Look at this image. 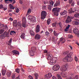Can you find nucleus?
Here are the masks:
<instances>
[{
    "mask_svg": "<svg viewBox=\"0 0 79 79\" xmlns=\"http://www.w3.org/2000/svg\"><path fill=\"white\" fill-rule=\"evenodd\" d=\"M53 56L51 54L48 55V60H50V64L51 65H53L57 61V57H53Z\"/></svg>",
    "mask_w": 79,
    "mask_h": 79,
    "instance_id": "f257e3e1",
    "label": "nucleus"
},
{
    "mask_svg": "<svg viewBox=\"0 0 79 79\" xmlns=\"http://www.w3.org/2000/svg\"><path fill=\"white\" fill-rule=\"evenodd\" d=\"M8 28L7 25H5L4 27V25L3 24L0 25V34H2L5 31H8Z\"/></svg>",
    "mask_w": 79,
    "mask_h": 79,
    "instance_id": "f03ea898",
    "label": "nucleus"
},
{
    "mask_svg": "<svg viewBox=\"0 0 79 79\" xmlns=\"http://www.w3.org/2000/svg\"><path fill=\"white\" fill-rule=\"evenodd\" d=\"M61 10V9L60 8H58L56 7L53 8L52 10V12L54 13L55 15L56 16L58 15V12H60Z\"/></svg>",
    "mask_w": 79,
    "mask_h": 79,
    "instance_id": "7ed1b4c3",
    "label": "nucleus"
},
{
    "mask_svg": "<svg viewBox=\"0 0 79 79\" xmlns=\"http://www.w3.org/2000/svg\"><path fill=\"white\" fill-rule=\"evenodd\" d=\"M68 68V64H66L62 66L60 68V71H66Z\"/></svg>",
    "mask_w": 79,
    "mask_h": 79,
    "instance_id": "20e7f679",
    "label": "nucleus"
},
{
    "mask_svg": "<svg viewBox=\"0 0 79 79\" xmlns=\"http://www.w3.org/2000/svg\"><path fill=\"white\" fill-rule=\"evenodd\" d=\"M79 12V9H77V7H75L73 9H70L69 10V13L70 14L72 13L73 12H75V13H77Z\"/></svg>",
    "mask_w": 79,
    "mask_h": 79,
    "instance_id": "39448f33",
    "label": "nucleus"
},
{
    "mask_svg": "<svg viewBox=\"0 0 79 79\" xmlns=\"http://www.w3.org/2000/svg\"><path fill=\"white\" fill-rule=\"evenodd\" d=\"M47 12L46 11H42L41 13V18L42 19H44L47 17Z\"/></svg>",
    "mask_w": 79,
    "mask_h": 79,
    "instance_id": "423d86ee",
    "label": "nucleus"
},
{
    "mask_svg": "<svg viewBox=\"0 0 79 79\" xmlns=\"http://www.w3.org/2000/svg\"><path fill=\"white\" fill-rule=\"evenodd\" d=\"M23 21H22V27L26 28L27 26V24L26 23V19L25 18L23 17Z\"/></svg>",
    "mask_w": 79,
    "mask_h": 79,
    "instance_id": "0eeeda50",
    "label": "nucleus"
},
{
    "mask_svg": "<svg viewBox=\"0 0 79 79\" xmlns=\"http://www.w3.org/2000/svg\"><path fill=\"white\" fill-rule=\"evenodd\" d=\"M60 65H56L53 66L52 69L54 71H58L60 69Z\"/></svg>",
    "mask_w": 79,
    "mask_h": 79,
    "instance_id": "6e6552de",
    "label": "nucleus"
},
{
    "mask_svg": "<svg viewBox=\"0 0 79 79\" xmlns=\"http://www.w3.org/2000/svg\"><path fill=\"white\" fill-rule=\"evenodd\" d=\"M73 32L76 35L79 36V32L78 29L76 28H75L73 29Z\"/></svg>",
    "mask_w": 79,
    "mask_h": 79,
    "instance_id": "1a4fd4ad",
    "label": "nucleus"
},
{
    "mask_svg": "<svg viewBox=\"0 0 79 79\" xmlns=\"http://www.w3.org/2000/svg\"><path fill=\"white\" fill-rule=\"evenodd\" d=\"M72 18H71V17L69 16H68L65 21V23H71L72 21Z\"/></svg>",
    "mask_w": 79,
    "mask_h": 79,
    "instance_id": "9d476101",
    "label": "nucleus"
},
{
    "mask_svg": "<svg viewBox=\"0 0 79 79\" xmlns=\"http://www.w3.org/2000/svg\"><path fill=\"white\" fill-rule=\"evenodd\" d=\"M40 26L39 25H37L35 30L36 33H38V32H40Z\"/></svg>",
    "mask_w": 79,
    "mask_h": 79,
    "instance_id": "9b49d317",
    "label": "nucleus"
},
{
    "mask_svg": "<svg viewBox=\"0 0 79 79\" xmlns=\"http://www.w3.org/2000/svg\"><path fill=\"white\" fill-rule=\"evenodd\" d=\"M75 21L74 22L73 25L74 26H77L79 25V19H75Z\"/></svg>",
    "mask_w": 79,
    "mask_h": 79,
    "instance_id": "f8f14e48",
    "label": "nucleus"
},
{
    "mask_svg": "<svg viewBox=\"0 0 79 79\" xmlns=\"http://www.w3.org/2000/svg\"><path fill=\"white\" fill-rule=\"evenodd\" d=\"M67 56L68 58V61L71 62L73 60V58L70 56V54H68Z\"/></svg>",
    "mask_w": 79,
    "mask_h": 79,
    "instance_id": "ddd939ff",
    "label": "nucleus"
},
{
    "mask_svg": "<svg viewBox=\"0 0 79 79\" xmlns=\"http://www.w3.org/2000/svg\"><path fill=\"white\" fill-rule=\"evenodd\" d=\"M52 73H49L46 75V76H45V77H46V79H49L52 77Z\"/></svg>",
    "mask_w": 79,
    "mask_h": 79,
    "instance_id": "4468645a",
    "label": "nucleus"
},
{
    "mask_svg": "<svg viewBox=\"0 0 79 79\" xmlns=\"http://www.w3.org/2000/svg\"><path fill=\"white\" fill-rule=\"evenodd\" d=\"M40 37H41V36L40 35L36 34L35 36V39H36V40H39L40 39Z\"/></svg>",
    "mask_w": 79,
    "mask_h": 79,
    "instance_id": "2eb2a0df",
    "label": "nucleus"
},
{
    "mask_svg": "<svg viewBox=\"0 0 79 79\" xmlns=\"http://www.w3.org/2000/svg\"><path fill=\"white\" fill-rule=\"evenodd\" d=\"M29 19L31 23L35 22V17H33L31 18H30Z\"/></svg>",
    "mask_w": 79,
    "mask_h": 79,
    "instance_id": "dca6fc26",
    "label": "nucleus"
},
{
    "mask_svg": "<svg viewBox=\"0 0 79 79\" xmlns=\"http://www.w3.org/2000/svg\"><path fill=\"white\" fill-rule=\"evenodd\" d=\"M12 52L13 53V55H15L16 56V55H19V52L17 51H16L15 50L13 51H12Z\"/></svg>",
    "mask_w": 79,
    "mask_h": 79,
    "instance_id": "f3484780",
    "label": "nucleus"
},
{
    "mask_svg": "<svg viewBox=\"0 0 79 79\" xmlns=\"http://www.w3.org/2000/svg\"><path fill=\"white\" fill-rule=\"evenodd\" d=\"M17 22V20H15L13 21V26H15V27H17V26H18Z\"/></svg>",
    "mask_w": 79,
    "mask_h": 79,
    "instance_id": "a211bd4d",
    "label": "nucleus"
},
{
    "mask_svg": "<svg viewBox=\"0 0 79 79\" xmlns=\"http://www.w3.org/2000/svg\"><path fill=\"white\" fill-rule=\"evenodd\" d=\"M60 2L58 1L56 2V3L54 4V7H56V6H60Z\"/></svg>",
    "mask_w": 79,
    "mask_h": 79,
    "instance_id": "6ab92c4d",
    "label": "nucleus"
},
{
    "mask_svg": "<svg viewBox=\"0 0 79 79\" xmlns=\"http://www.w3.org/2000/svg\"><path fill=\"white\" fill-rule=\"evenodd\" d=\"M5 31H5L4 35L5 36V37H9V32H10V31H9V30L8 31V32H9V33H8L6 32V30Z\"/></svg>",
    "mask_w": 79,
    "mask_h": 79,
    "instance_id": "aec40b11",
    "label": "nucleus"
},
{
    "mask_svg": "<svg viewBox=\"0 0 79 79\" xmlns=\"http://www.w3.org/2000/svg\"><path fill=\"white\" fill-rule=\"evenodd\" d=\"M60 41L62 44H64L65 42V39L63 38H61L60 40Z\"/></svg>",
    "mask_w": 79,
    "mask_h": 79,
    "instance_id": "412c9836",
    "label": "nucleus"
},
{
    "mask_svg": "<svg viewBox=\"0 0 79 79\" xmlns=\"http://www.w3.org/2000/svg\"><path fill=\"white\" fill-rule=\"evenodd\" d=\"M63 61L64 62H68V55L63 59Z\"/></svg>",
    "mask_w": 79,
    "mask_h": 79,
    "instance_id": "4be33fe9",
    "label": "nucleus"
},
{
    "mask_svg": "<svg viewBox=\"0 0 79 79\" xmlns=\"http://www.w3.org/2000/svg\"><path fill=\"white\" fill-rule=\"evenodd\" d=\"M67 13V12L66 10H64L63 12H61L60 13V15H65Z\"/></svg>",
    "mask_w": 79,
    "mask_h": 79,
    "instance_id": "5701e85b",
    "label": "nucleus"
},
{
    "mask_svg": "<svg viewBox=\"0 0 79 79\" xmlns=\"http://www.w3.org/2000/svg\"><path fill=\"white\" fill-rule=\"evenodd\" d=\"M33 48H31V51L29 52L30 55L31 56H34V53L33 52V50H32Z\"/></svg>",
    "mask_w": 79,
    "mask_h": 79,
    "instance_id": "b1692460",
    "label": "nucleus"
},
{
    "mask_svg": "<svg viewBox=\"0 0 79 79\" xmlns=\"http://www.w3.org/2000/svg\"><path fill=\"white\" fill-rule=\"evenodd\" d=\"M2 74L3 76H5L6 74V70H3L2 71Z\"/></svg>",
    "mask_w": 79,
    "mask_h": 79,
    "instance_id": "393cba45",
    "label": "nucleus"
},
{
    "mask_svg": "<svg viewBox=\"0 0 79 79\" xmlns=\"http://www.w3.org/2000/svg\"><path fill=\"white\" fill-rule=\"evenodd\" d=\"M31 11H32V9H28L27 13V15H29L31 13Z\"/></svg>",
    "mask_w": 79,
    "mask_h": 79,
    "instance_id": "a878e982",
    "label": "nucleus"
},
{
    "mask_svg": "<svg viewBox=\"0 0 79 79\" xmlns=\"http://www.w3.org/2000/svg\"><path fill=\"white\" fill-rule=\"evenodd\" d=\"M9 6H10V9H12V10H14V9L15 8V7L13 6V5H11V4H10L9 5Z\"/></svg>",
    "mask_w": 79,
    "mask_h": 79,
    "instance_id": "bb28decb",
    "label": "nucleus"
},
{
    "mask_svg": "<svg viewBox=\"0 0 79 79\" xmlns=\"http://www.w3.org/2000/svg\"><path fill=\"white\" fill-rule=\"evenodd\" d=\"M25 37V34L24 33H23L20 36V37L21 39H24Z\"/></svg>",
    "mask_w": 79,
    "mask_h": 79,
    "instance_id": "cd10ccee",
    "label": "nucleus"
},
{
    "mask_svg": "<svg viewBox=\"0 0 79 79\" xmlns=\"http://www.w3.org/2000/svg\"><path fill=\"white\" fill-rule=\"evenodd\" d=\"M30 34L31 35H34L35 34L34 32L33 31H30Z\"/></svg>",
    "mask_w": 79,
    "mask_h": 79,
    "instance_id": "c85d7f7f",
    "label": "nucleus"
},
{
    "mask_svg": "<svg viewBox=\"0 0 79 79\" xmlns=\"http://www.w3.org/2000/svg\"><path fill=\"white\" fill-rule=\"evenodd\" d=\"M49 4L51 5H52V6H53V4H54V2H53L52 1H49Z\"/></svg>",
    "mask_w": 79,
    "mask_h": 79,
    "instance_id": "c756f323",
    "label": "nucleus"
},
{
    "mask_svg": "<svg viewBox=\"0 0 79 79\" xmlns=\"http://www.w3.org/2000/svg\"><path fill=\"white\" fill-rule=\"evenodd\" d=\"M48 10H49L51 11V10H52V6L50 5H48Z\"/></svg>",
    "mask_w": 79,
    "mask_h": 79,
    "instance_id": "7c9ffc66",
    "label": "nucleus"
},
{
    "mask_svg": "<svg viewBox=\"0 0 79 79\" xmlns=\"http://www.w3.org/2000/svg\"><path fill=\"white\" fill-rule=\"evenodd\" d=\"M57 77L58 79H62V78H61V77L60 76V74H57Z\"/></svg>",
    "mask_w": 79,
    "mask_h": 79,
    "instance_id": "2f4dec72",
    "label": "nucleus"
},
{
    "mask_svg": "<svg viewBox=\"0 0 79 79\" xmlns=\"http://www.w3.org/2000/svg\"><path fill=\"white\" fill-rule=\"evenodd\" d=\"M11 42H12V39H11L9 41V43L8 44V45L10 46L11 45Z\"/></svg>",
    "mask_w": 79,
    "mask_h": 79,
    "instance_id": "473e14b6",
    "label": "nucleus"
},
{
    "mask_svg": "<svg viewBox=\"0 0 79 79\" xmlns=\"http://www.w3.org/2000/svg\"><path fill=\"white\" fill-rule=\"evenodd\" d=\"M20 69H15V72L17 73H19Z\"/></svg>",
    "mask_w": 79,
    "mask_h": 79,
    "instance_id": "72a5a7b5",
    "label": "nucleus"
},
{
    "mask_svg": "<svg viewBox=\"0 0 79 79\" xmlns=\"http://www.w3.org/2000/svg\"><path fill=\"white\" fill-rule=\"evenodd\" d=\"M11 72H7L6 73V75L8 77H10V76H11Z\"/></svg>",
    "mask_w": 79,
    "mask_h": 79,
    "instance_id": "f704fd0d",
    "label": "nucleus"
},
{
    "mask_svg": "<svg viewBox=\"0 0 79 79\" xmlns=\"http://www.w3.org/2000/svg\"><path fill=\"white\" fill-rule=\"evenodd\" d=\"M57 24V23H53L52 24V26L53 27H56V25Z\"/></svg>",
    "mask_w": 79,
    "mask_h": 79,
    "instance_id": "c9c22d12",
    "label": "nucleus"
},
{
    "mask_svg": "<svg viewBox=\"0 0 79 79\" xmlns=\"http://www.w3.org/2000/svg\"><path fill=\"white\" fill-rule=\"evenodd\" d=\"M16 34V32L15 31H11L10 33V35H12V34Z\"/></svg>",
    "mask_w": 79,
    "mask_h": 79,
    "instance_id": "e433bc0d",
    "label": "nucleus"
},
{
    "mask_svg": "<svg viewBox=\"0 0 79 79\" xmlns=\"http://www.w3.org/2000/svg\"><path fill=\"white\" fill-rule=\"evenodd\" d=\"M69 54L68 53V52H64L63 53V55H68Z\"/></svg>",
    "mask_w": 79,
    "mask_h": 79,
    "instance_id": "4c0bfd02",
    "label": "nucleus"
},
{
    "mask_svg": "<svg viewBox=\"0 0 79 79\" xmlns=\"http://www.w3.org/2000/svg\"><path fill=\"white\" fill-rule=\"evenodd\" d=\"M18 26H19V27H20L21 28L22 27V25L21 24V23H20L18 22Z\"/></svg>",
    "mask_w": 79,
    "mask_h": 79,
    "instance_id": "58836bf2",
    "label": "nucleus"
},
{
    "mask_svg": "<svg viewBox=\"0 0 79 79\" xmlns=\"http://www.w3.org/2000/svg\"><path fill=\"white\" fill-rule=\"evenodd\" d=\"M59 26L60 27H62V23L61 22H60L58 23Z\"/></svg>",
    "mask_w": 79,
    "mask_h": 79,
    "instance_id": "ea45409f",
    "label": "nucleus"
},
{
    "mask_svg": "<svg viewBox=\"0 0 79 79\" xmlns=\"http://www.w3.org/2000/svg\"><path fill=\"white\" fill-rule=\"evenodd\" d=\"M51 21V20H50V19H48V20L47 21V23H48V24H50V22Z\"/></svg>",
    "mask_w": 79,
    "mask_h": 79,
    "instance_id": "a19ab883",
    "label": "nucleus"
},
{
    "mask_svg": "<svg viewBox=\"0 0 79 79\" xmlns=\"http://www.w3.org/2000/svg\"><path fill=\"white\" fill-rule=\"evenodd\" d=\"M35 79H38V77L39 76L38 75V74H37V73H35Z\"/></svg>",
    "mask_w": 79,
    "mask_h": 79,
    "instance_id": "79ce46f5",
    "label": "nucleus"
},
{
    "mask_svg": "<svg viewBox=\"0 0 79 79\" xmlns=\"http://www.w3.org/2000/svg\"><path fill=\"white\" fill-rule=\"evenodd\" d=\"M54 35H56V36L57 35H58V33H56V32L55 31H54Z\"/></svg>",
    "mask_w": 79,
    "mask_h": 79,
    "instance_id": "37998d69",
    "label": "nucleus"
},
{
    "mask_svg": "<svg viewBox=\"0 0 79 79\" xmlns=\"http://www.w3.org/2000/svg\"><path fill=\"white\" fill-rule=\"evenodd\" d=\"M48 31H50L51 33H52L53 32V29L49 28L48 29Z\"/></svg>",
    "mask_w": 79,
    "mask_h": 79,
    "instance_id": "c03bdc74",
    "label": "nucleus"
},
{
    "mask_svg": "<svg viewBox=\"0 0 79 79\" xmlns=\"http://www.w3.org/2000/svg\"><path fill=\"white\" fill-rule=\"evenodd\" d=\"M15 10H16V13H19V9L18 8H15Z\"/></svg>",
    "mask_w": 79,
    "mask_h": 79,
    "instance_id": "a18cd8bd",
    "label": "nucleus"
},
{
    "mask_svg": "<svg viewBox=\"0 0 79 79\" xmlns=\"http://www.w3.org/2000/svg\"><path fill=\"white\" fill-rule=\"evenodd\" d=\"M9 1L10 2L11 1V0H5L4 2H6V3H8V1Z\"/></svg>",
    "mask_w": 79,
    "mask_h": 79,
    "instance_id": "49530a36",
    "label": "nucleus"
},
{
    "mask_svg": "<svg viewBox=\"0 0 79 79\" xmlns=\"http://www.w3.org/2000/svg\"><path fill=\"white\" fill-rule=\"evenodd\" d=\"M11 0V1H10V2H11V3L12 2H13L12 3L13 4L16 3V1H15V0Z\"/></svg>",
    "mask_w": 79,
    "mask_h": 79,
    "instance_id": "de8ad7c7",
    "label": "nucleus"
},
{
    "mask_svg": "<svg viewBox=\"0 0 79 79\" xmlns=\"http://www.w3.org/2000/svg\"><path fill=\"white\" fill-rule=\"evenodd\" d=\"M46 35L47 36H48L49 34H50V33L48 31H46L45 32Z\"/></svg>",
    "mask_w": 79,
    "mask_h": 79,
    "instance_id": "09e8293b",
    "label": "nucleus"
},
{
    "mask_svg": "<svg viewBox=\"0 0 79 79\" xmlns=\"http://www.w3.org/2000/svg\"><path fill=\"white\" fill-rule=\"evenodd\" d=\"M3 37H4V35L1 34L0 36V38L1 39H3Z\"/></svg>",
    "mask_w": 79,
    "mask_h": 79,
    "instance_id": "8fccbe9b",
    "label": "nucleus"
},
{
    "mask_svg": "<svg viewBox=\"0 0 79 79\" xmlns=\"http://www.w3.org/2000/svg\"><path fill=\"white\" fill-rule=\"evenodd\" d=\"M74 59H75V60L77 62L78 61V59L77 58V56H75Z\"/></svg>",
    "mask_w": 79,
    "mask_h": 79,
    "instance_id": "3c124183",
    "label": "nucleus"
},
{
    "mask_svg": "<svg viewBox=\"0 0 79 79\" xmlns=\"http://www.w3.org/2000/svg\"><path fill=\"white\" fill-rule=\"evenodd\" d=\"M28 79H33V78H32V77L31 76V75H30L28 77Z\"/></svg>",
    "mask_w": 79,
    "mask_h": 79,
    "instance_id": "603ef678",
    "label": "nucleus"
},
{
    "mask_svg": "<svg viewBox=\"0 0 79 79\" xmlns=\"http://www.w3.org/2000/svg\"><path fill=\"white\" fill-rule=\"evenodd\" d=\"M68 37L69 38H70V39H72L73 38V35H68Z\"/></svg>",
    "mask_w": 79,
    "mask_h": 79,
    "instance_id": "864d4df0",
    "label": "nucleus"
},
{
    "mask_svg": "<svg viewBox=\"0 0 79 79\" xmlns=\"http://www.w3.org/2000/svg\"><path fill=\"white\" fill-rule=\"evenodd\" d=\"M12 77L13 79H15V75L13 74L12 75Z\"/></svg>",
    "mask_w": 79,
    "mask_h": 79,
    "instance_id": "5fc2aeb1",
    "label": "nucleus"
},
{
    "mask_svg": "<svg viewBox=\"0 0 79 79\" xmlns=\"http://www.w3.org/2000/svg\"><path fill=\"white\" fill-rule=\"evenodd\" d=\"M3 8V6L2 5V4H1L0 5V9H2Z\"/></svg>",
    "mask_w": 79,
    "mask_h": 79,
    "instance_id": "6e6d98bb",
    "label": "nucleus"
},
{
    "mask_svg": "<svg viewBox=\"0 0 79 79\" xmlns=\"http://www.w3.org/2000/svg\"><path fill=\"white\" fill-rule=\"evenodd\" d=\"M9 20L10 21H13V19L12 18H10Z\"/></svg>",
    "mask_w": 79,
    "mask_h": 79,
    "instance_id": "4d7b16f0",
    "label": "nucleus"
},
{
    "mask_svg": "<svg viewBox=\"0 0 79 79\" xmlns=\"http://www.w3.org/2000/svg\"><path fill=\"white\" fill-rule=\"evenodd\" d=\"M68 29H69L66 27V28L64 29V31L65 32H66L68 31Z\"/></svg>",
    "mask_w": 79,
    "mask_h": 79,
    "instance_id": "13d9d810",
    "label": "nucleus"
},
{
    "mask_svg": "<svg viewBox=\"0 0 79 79\" xmlns=\"http://www.w3.org/2000/svg\"><path fill=\"white\" fill-rule=\"evenodd\" d=\"M44 52L45 53H47L48 52L47 50H44Z\"/></svg>",
    "mask_w": 79,
    "mask_h": 79,
    "instance_id": "bf43d9fd",
    "label": "nucleus"
},
{
    "mask_svg": "<svg viewBox=\"0 0 79 79\" xmlns=\"http://www.w3.org/2000/svg\"><path fill=\"white\" fill-rule=\"evenodd\" d=\"M73 2V0H69V3H71Z\"/></svg>",
    "mask_w": 79,
    "mask_h": 79,
    "instance_id": "052dcab7",
    "label": "nucleus"
},
{
    "mask_svg": "<svg viewBox=\"0 0 79 79\" xmlns=\"http://www.w3.org/2000/svg\"><path fill=\"white\" fill-rule=\"evenodd\" d=\"M70 25H68V26H67V28H68L69 29V27H70Z\"/></svg>",
    "mask_w": 79,
    "mask_h": 79,
    "instance_id": "680f3d73",
    "label": "nucleus"
},
{
    "mask_svg": "<svg viewBox=\"0 0 79 79\" xmlns=\"http://www.w3.org/2000/svg\"><path fill=\"white\" fill-rule=\"evenodd\" d=\"M43 8H44V9H46L47 8V6H43Z\"/></svg>",
    "mask_w": 79,
    "mask_h": 79,
    "instance_id": "e2e57ef3",
    "label": "nucleus"
},
{
    "mask_svg": "<svg viewBox=\"0 0 79 79\" xmlns=\"http://www.w3.org/2000/svg\"><path fill=\"white\" fill-rule=\"evenodd\" d=\"M21 69L22 72H24V70H23V68H21Z\"/></svg>",
    "mask_w": 79,
    "mask_h": 79,
    "instance_id": "0e129e2a",
    "label": "nucleus"
},
{
    "mask_svg": "<svg viewBox=\"0 0 79 79\" xmlns=\"http://www.w3.org/2000/svg\"><path fill=\"white\" fill-rule=\"evenodd\" d=\"M10 48H11V49H13V46L11 45H10Z\"/></svg>",
    "mask_w": 79,
    "mask_h": 79,
    "instance_id": "69168bd1",
    "label": "nucleus"
},
{
    "mask_svg": "<svg viewBox=\"0 0 79 79\" xmlns=\"http://www.w3.org/2000/svg\"><path fill=\"white\" fill-rule=\"evenodd\" d=\"M15 79H20V78H19V77L18 76Z\"/></svg>",
    "mask_w": 79,
    "mask_h": 79,
    "instance_id": "338daca9",
    "label": "nucleus"
},
{
    "mask_svg": "<svg viewBox=\"0 0 79 79\" xmlns=\"http://www.w3.org/2000/svg\"><path fill=\"white\" fill-rule=\"evenodd\" d=\"M67 79H73V78H71V77H69L67 78Z\"/></svg>",
    "mask_w": 79,
    "mask_h": 79,
    "instance_id": "774afa93",
    "label": "nucleus"
}]
</instances>
